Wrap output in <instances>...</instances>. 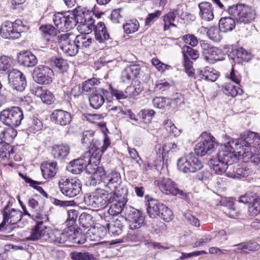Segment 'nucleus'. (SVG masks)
Segmentation results:
<instances>
[{"label":"nucleus","instance_id":"1","mask_svg":"<svg viewBox=\"0 0 260 260\" xmlns=\"http://www.w3.org/2000/svg\"><path fill=\"white\" fill-rule=\"evenodd\" d=\"M227 141L220 145L217 157L210 159L211 168L217 175L225 171L232 170V165L236 162L239 157L244 161H250L260 167V155H254L251 146L256 148L260 145V135L253 132H247L239 139L227 138Z\"/></svg>","mask_w":260,"mask_h":260},{"label":"nucleus","instance_id":"2","mask_svg":"<svg viewBox=\"0 0 260 260\" xmlns=\"http://www.w3.org/2000/svg\"><path fill=\"white\" fill-rule=\"evenodd\" d=\"M228 11L239 23H249L255 19L256 16L254 9L244 5L229 6Z\"/></svg>","mask_w":260,"mask_h":260},{"label":"nucleus","instance_id":"3","mask_svg":"<svg viewBox=\"0 0 260 260\" xmlns=\"http://www.w3.org/2000/svg\"><path fill=\"white\" fill-rule=\"evenodd\" d=\"M111 193L107 190L96 188L90 194H86L84 197L85 204L93 208H103L109 204V200Z\"/></svg>","mask_w":260,"mask_h":260},{"label":"nucleus","instance_id":"4","mask_svg":"<svg viewBox=\"0 0 260 260\" xmlns=\"http://www.w3.org/2000/svg\"><path fill=\"white\" fill-rule=\"evenodd\" d=\"M110 141L107 136H104L103 140V144L101 147L95 146L94 148H92L91 150L87 153V156L85 157L86 160V167L84 169L85 172L88 174H94L95 175L98 174L96 170L98 169L97 163L96 161H93V155L90 156V154L93 152H96L95 157L98 158V161L99 160L100 157L102 154H103L107 149V148L110 146Z\"/></svg>","mask_w":260,"mask_h":260},{"label":"nucleus","instance_id":"5","mask_svg":"<svg viewBox=\"0 0 260 260\" xmlns=\"http://www.w3.org/2000/svg\"><path fill=\"white\" fill-rule=\"evenodd\" d=\"M23 119V113L19 107H13L5 109L0 113V120L6 125L16 127L21 123Z\"/></svg>","mask_w":260,"mask_h":260},{"label":"nucleus","instance_id":"6","mask_svg":"<svg viewBox=\"0 0 260 260\" xmlns=\"http://www.w3.org/2000/svg\"><path fill=\"white\" fill-rule=\"evenodd\" d=\"M107 189L111 194L127 193V187L122 183L121 175L117 172H112L102 179Z\"/></svg>","mask_w":260,"mask_h":260},{"label":"nucleus","instance_id":"7","mask_svg":"<svg viewBox=\"0 0 260 260\" xmlns=\"http://www.w3.org/2000/svg\"><path fill=\"white\" fill-rule=\"evenodd\" d=\"M177 167L179 171L184 173H194L203 167V164L192 153L178 159Z\"/></svg>","mask_w":260,"mask_h":260},{"label":"nucleus","instance_id":"8","mask_svg":"<svg viewBox=\"0 0 260 260\" xmlns=\"http://www.w3.org/2000/svg\"><path fill=\"white\" fill-rule=\"evenodd\" d=\"M7 205L4 208L2 213L3 215V221L0 224V231H6L9 229L12 230L15 226L11 227V225H15L21 219L23 213L15 209L8 210Z\"/></svg>","mask_w":260,"mask_h":260},{"label":"nucleus","instance_id":"9","mask_svg":"<svg viewBox=\"0 0 260 260\" xmlns=\"http://www.w3.org/2000/svg\"><path fill=\"white\" fill-rule=\"evenodd\" d=\"M24 26L20 20L15 22L6 21L1 25L0 32L2 37L8 39H16L21 36Z\"/></svg>","mask_w":260,"mask_h":260},{"label":"nucleus","instance_id":"10","mask_svg":"<svg viewBox=\"0 0 260 260\" xmlns=\"http://www.w3.org/2000/svg\"><path fill=\"white\" fill-rule=\"evenodd\" d=\"M58 187L61 193L69 198H73L81 191L82 184L78 179H61L58 182Z\"/></svg>","mask_w":260,"mask_h":260},{"label":"nucleus","instance_id":"11","mask_svg":"<svg viewBox=\"0 0 260 260\" xmlns=\"http://www.w3.org/2000/svg\"><path fill=\"white\" fill-rule=\"evenodd\" d=\"M201 138L202 141L199 142L195 146V153L197 155L201 156L206 154H210L215 148V138L206 132L201 134Z\"/></svg>","mask_w":260,"mask_h":260},{"label":"nucleus","instance_id":"12","mask_svg":"<svg viewBox=\"0 0 260 260\" xmlns=\"http://www.w3.org/2000/svg\"><path fill=\"white\" fill-rule=\"evenodd\" d=\"M127 193H123L111 195L109 199V204H111L108 210V213L110 215L116 216L122 212L125 214L126 207H128V206H125L127 201Z\"/></svg>","mask_w":260,"mask_h":260},{"label":"nucleus","instance_id":"13","mask_svg":"<svg viewBox=\"0 0 260 260\" xmlns=\"http://www.w3.org/2000/svg\"><path fill=\"white\" fill-rule=\"evenodd\" d=\"M74 17V15L71 14V11L58 13L54 15L53 21L56 27L63 31L72 29L75 26Z\"/></svg>","mask_w":260,"mask_h":260},{"label":"nucleus","instance_id":"14","mask_svg":"<svg viewBox=\"0 0 260 260\" xmlns=\"http://www.w3.org/2000/svg\"><path fill=\"white\" fill-rule=\"evenodd\" d=\"M125 216L129 222L131 230L140 229L144 224L145 217L142 212L131 206L126 207Z\"/></svg>","mask_w":260,"mask_h":260},{"label":"nucleus","instance_id":"15","mask_svg":"<svg viewBox=\"0 0 260 260\" xmlns=\"http://www.w3.org/2000/svg\"><path fill=\"white\" fill-rule=\"evenodd\" d=\"M54 72L50 68L40 65L34 71L35 81L41 84L48 85L53 81Z\"/></svg>","mask_w":260,"mask_h":260},{"label":"nucleus","instance_id":"16","mask_svg":"<svg viewBox=\"0 0 260 260\" xmlns=\"http://www.w3.org/2000/svg\"><path fill=\"white\" fill-rule=\"evenodd\" d=\"M159 188L166 194L177 196L178 194L182 196H186V194L178 188L177 184L171 179L168 178L159 179L155 181Z\"/></svg>","mask_w":260,"mask_h":260},{"label":"nucleus","instance_id":"17","mask_svg":"<svg viewBox=\"0 0 260 260\" xmlns=\"http://www.w3.org/2000/svg\"><path fill=\"white\" fill-rule=\"evenodd\" d=\"M200 44L206 61L212 63L223 59V53L220 49L211 46L205 41H201Z\"/></svg>","mask_w":260,"mask_h":260},{"label":"nucleus","instance_id":"18","mask_svg":"<svg viewBox=\"0 0 260 260\" xmlns=\"http://www.w3.org/2000/svg\"><path fill=\"white\" fill-rule=\"evenodd\" d=\"M10 86L18 91H23L26 86V81L23 73L18 70L13 69L8 74Z\"/></svg>","mask_w":260,"mask_h":260},{"label":"nucleus","instance_id":"19","mask_svg":"<svg viewBox=\"0 0 260 260\" xmlns=\"http://www.w3.org/2000/svg\"><path fill=\"white\" fill-rule=\"evenodd\" d=\"M48 233L47 226L44 225V221H38L31 228L30 235L25 238V240L27 241H36L39 240L47 241Z\"/></svg>","mask_w":260,"mask_h":260},{"label":"nucleus","instance_id":"20","mask_svg":"<svg viewBox=\"0 0 260 260\" xmlns=\"http://www.w3.org/2000/svg\"><path fill=\"white\" fill-rule=\"evenodd\" d=\"M50 118L53 123L62 126L69 124L72 120L71 114L62 109L53 111Z\"/></svg>","mask_w":260,"mask_h":260},{"label":"nucleus","instance_id":"21","mask_svg":"<svg viewBox=\"0 0 260 260\" xmlns=\"http://www.w3.org/2000/svg\"><path fill=\"white\" fill-rule=\"evenodd\" d=\"M47 241L56 245L63 244L70 241L69 235L63 230L54 228L48 233Z\"/></svg>","mask_w":260,"mask_h":260},{"label":"nucleus","instance_id":"22","mask_svg":"<svg viewBox=\"0 0 260 260\" xmlns=\"http://www.w3.org/2000/svg\"><path fill=\"white\" fill-rule=\"evenodd\" d=\"M141 68L138 64H133L126 67L121 72L120 79L124 83L128 84L140 74Z\"/></svg>","mask_w":260,"mask_h":260},{"label":"nucleus","instance_id":"23","mask_svg":"<svg viewBox=\"0 0 260 260\" xmlns=\"http://www.w3.org/2000/svg\"><path fill=\"white\" fill-rule=\"evenodd\" d=\"M18 61L20 65L33 67L38 62L37 57L29 51L21 52L18 55Z\"/></svg>","mask_w":260,"mask_h":260},{"label":"nucleus","instance_id":"24","mask_svg":"<svg viewBox=\"0 0 260 260\" xmlns=\"http://www.w3.org/2000/svg\"><path fill=\"white\" fill-rule=\"evenodd\" d=\"M70 152V147L67 144L54 145L52 148V154L53 157L59 160L66 158Z\"/></svg>","mask_w":260,"mask_h":260},{"label":"nucleus","instance_id":"25","mask_svg":"<svg viewBox=\"0 0 260 260\" xmlns=\"http://www.w3.org/2000/svg\"><path fill=\"white\" fill-rule=\"evenodd\" d=\"M94 32L95 39L100 43H105L110 39L105 25L102 22H99L96 24L94 27Z\"/></svg>","mask_w":260,"mask_h":260},{"label":"nucleus","instance_id":"26","mask_svg":"<svg viewBox=\"0 0 260 260\" xmlns=\"http://www.w3.org/2000/svg\"><path fill=\"white\" fill-rule=\"evenodd\" d=\"M200 15L202 19L210 21L214 18L213 8L209 2H202L199 4Z\"/></svg>","mask_w":260,"mask_h":260},{"label":"nucleus","instance_id":"27","mask_svg":"<svg viewBox=\"0 0 260 260\" xmlns=\"http://www.w3.org/2000/svg\"><path fill=\"white\" fill-rule=\"evenodd\" d=\"M164 204L157 200L151 199L148 201L147 213L150 217L154 218L160 216V212Z\"/></svg>","mask_w":260,"mask_h":260},{"label":"nucleus","instance_id":"28","mask_svg":"<svg viewBox=\"0 0 260 260\" xmlns=\"http://www.w3.org/2000/svg\"><path fill=\"white\" fill-rule=\"evenodd\" d=\"M71 14L74 15V19L75 21V26L77 24L85 22L86 19H89L91 15V13L88 11L81 7H78L73 11H71Z\"/></svg>","mask_w":260,"mask_h":260},{"label":"nucleus","instance_id":"29","mask_svg":"<svg viewBox=\"0 0 260 260\" xmlns=\"http://www.w3.org/2000/svg\"><path fill=\"white\" fill-rule=\"evenodd\" d=\"M199 77L201 79L214 82L218 78L219 73L213 68L207 66L200 70Z\"/></svg>","mask_w":260,"mask_h":260},{"label":"nucleus","instance_id":"30","mask_svg":"<svg viewBox=\"0 0 260 260\" xmlns=\"http://www.w3.org/2000/svg\"><path fill=\"white\" fill-rule=\"evenodd\" d=\"M86 160L84 158H80L74 159L70 162L67 168L69 171L73 174H80L86 167Z\"/></svg>","mask_w":260,"mask_h":260},{"label":"nucleus","instance_id":"31","mask_svg":"<svg viewBox=\"0 0 260 260\" xmlns=\"http://www.w3.org/2000/svg\"><path fill=\"white\" fill-rule=\"evenodd\" d=\"M35 95L39 97L42 102L47 105L52 104L54 101L53 94L49 90L43 89L42 87L36 89Z\"/></svg>","mask_w":260,"mask_h":260},{"label":"nucleus","instance_id":"32","mask_svg":"<svg viewBox=\"0 0 260 260\" xmlns=\"http://www.w3.org/2000/svg\"><path fill=\"white\" fill-rule=\"evenodd\" d=\"M106 229L105 228V234L108 230L109 233L113 236L120 235L122 232V229L123 227L121 221L118 219L113 220L109 223L106 224Z\"/></svg>","mask_w":260,"mask_h":260},{"label":"nucleus","instance_id":"33","mask_svg":"<svg viewBox=\"0 0 260 260\" xmlns=\"http://www.w3.org/2000/svg\"><path fill=\"white\" fill-rule=\"evenodd\" d=\"M56 166L57 163L56 162L42 164L41 166V169L43 177L47 179L54 176L57 171Z\"/></svg>","mask_w":260,"mask_h":260},{"label":"nucleus","instance_id":"34","mask_svg":"<svg viewBox=\"0 0 260 260\" xmlns=\"http://www.w3.org/2000/svg\"><path fill=\"white\" fill-rule=\"evenodd\" d=\"M235 19L234 17L221 18L219 22V29L224 32L232 31L235 27Z\"/></svg>","mask_w":260,"mask_h":260},{"label":"nucleus","instance_id":"35","mask_svg":"<svg viewBox=\"0 0 260 260\" xmlns=\"http://www.w3.org/2000/svg\"><path fill=\"white\" fill-rule=\"evenodd\" d=\"M74 40L78 49L89 48L93 42V39L91 37L83 34L77 36Z\"/></svg>","mask_w":260,"mask_h":260},{"label":"nucleus","instance_id":"36","mask_svg":"<svg viewBox=\"0 0 260 260\" xmlns=\"http://www.w3.org/2000/svg\"><path fill=\"white\" fill-rule=\"evenodd\" d=\"M223 92L227 95L235 97L238 94L241 95L243 90L237 85H235L233 83L226 82L222 86Z\"/></svg>","mask_w":260,"mask_h":260},{"label":"nucleus","instance_id":"37","mask_svg":"<svg viewBox=\"0 0 260 260\" xmlns=\"http://www.w3.org/2000/svg\"><path fill=\"white\" fill-rule=\"evenodd\" d=\"M85 21V22L78 24L77 29L81 34L88 35L94 30V27L95 26L94 20L91 16L89 19H86Z\"/></svg>","mask_w":260,"mask_h":260},{"label":"nucleus","instance_id":"38","mask_svg":"<svg viewBox=\"0 0 260 260\" xmlns=\"http://www.w3.org/2000/svg\"><path fill=\"white\" fill-rule=\"evenodd\" d=\"M250 172V171L249 169L239 166L236 168L235 170L234 169L233 171H232V170H229L226 172V175L228 177L231 178L240 179L247 177Z\"/></svg>","mask_w":260,"mask_h":260},{"label":"nucleus","instance_id":"39","mask_svg":"<svg viewBox=\"0 0 260 260\" xmlns=\"http://www.w3.org/2000/svg\"><path fill=\"white\" fill-rule=\"evenodd\" d=\"M60 49L68 56H74L79 51L75 40L73 42H63V44L60 47Z\"/></svg>","mask_w":260,"mask_h":260},{"label":"nucleus","instance_id":"40","mask_svg":"<svg viewBox=\"0 0 260 260\" xmlns=\"http://www.w3.org/2000/svg\"><path fill=\"white\" fill-rule=\"evenodd\" d=\"M90 106L95 109H98L105 102L104 96L100 93H92L89 97Z\"/></svg>","mask_w":260,"mask_h":260},{"label":"nucleus","instance_id":"41","mask_svg":"<svg viewBox=\"0 0 260 260\" xmlns=\"http://www.w3.org/2000/svg\"><path fill=\"white\" fill-rule=\"evenodd\" d=\"M232 54L233 59L237 58L241 60L248 61L251 58L250 53L241 47L233 49Z\"/></svg>","mask_w":260,"mask_h":260},{"label":"nucleus","instance_id":"42","mask_svg":"<svg viewBox=\"0 0 260 260\" xmlns=\"http://www.w3.org/2000/svg\"><path fill=\"white\" fill-rule=\"evenodd\" d=\"M13 152V149L10 144L4 142H0V157L9 159Z\"/></svg>","mask_w":260,"mask_h":260},{"label":"nucleus","instance_id":"43","mask_svg":"<svg viewBox=\"0 0 260 260\" xmlns=\"http://www.w3.org/2000/svg\"><path fill=\"white\" fill-rule=\"evenodd\" d=\"M13 65V59L7 56L0 57V73L9 72Z\"/></svg>","mask_w":260,"mask_h":260},{"label":"nucleus","instance_id":"44","mask_svg":"<svg viewBox=\"0 0 260 260\" xmlns=\"http://www.w3.org/2000/svg\"><path fill=\"white\" fill-rule=\"evenodd\" d=\"M70 256L72 260H93L94 256L87 252L73 251L70 253Z\"/></svg>","mask_w":260,"mask_h":260},{"label":"nucleus","instance_id":"45","mask_svg":"<svg viewBox=\"0 0 260 260\" xmlns=\"http://www.w3.org/2000/svg\"><path fill=\"white\" fill-rule=\"evenodd\" d=\"M64 232H65L67 234L69 235V239L70 240L72 238L74 239V243L77 244H81L82 242L79 240H76V238L75 236L77 235L80 234L78 230L77 226L76 225H74V224H68V227L65 229L63 230Z\"/></svg>","mask_w":260,"mask_h":260},{"label":"nucleus","instance_id":"46","mask_svg":"<svg viewBox=\"0 0 260 260\" xmlns=\"http://www.w3.org/2000/svg\"><path fill=\"white\" fill-rule=\"evenodd\" d=\"M139 27V22L136 19L128 21L123 26L124 31L126 34L134 33L138 30Z\"/></svg>","mask_w":260,"mask_h":260},{"label":"nucleus","instance_id":"47","mask_svg":"<svg viewBox=\"0 0 260 260\" xmlns=\"http://www.w3.org/2000/svg\"><path fill=\"white\" fill-rule=\"evenodd\" d=\"M155 114V111L152 109H143L139 113L138 115L143 121L145 123L151 122L152 117Z\"/></svg>","mask_w":260,"mask_h":260},{"label":"nucleus","instance_id":"48","mask_svg":"<svg viewBox=\"0 0 260 260\" xmlns=\"http://www.w3.org/2000/svg\"><path fill=\"white\" fill-rule=\"evenodd\" d=\"M182 53L183 58H184V56H187V55H188L192 59L196 60L199 57V53L198 51L187 45H184L183 46L182 48Z\"/></svg>","mask_w":260,"mask_h":260},{"label":"nucleus","instance_id":"49","mask_svg":"<svg viewBox=\"0 0 260 260\" xmlns=\"http://www.w3.org/2000/svg\"><path fill=\"white\" fill-rule=\"evenodd\" d=\"M219 27H211L207 31V35L209 38L215 42H219L222 39V36L220 34Z\"/></svg>","mask_w":260,"mask_h":260},{"label":"nucleus","instance_id":"50","mask_svg":"<svg viewBox=\"0 0 260 260\" xmlns=\"http://www.w3.org/2000/svg\"><path fill=\"white\" fill-rule=\"evenodd\" d=\"M79 221L81 226L88 229L92 223V217L90 214L82 213L79 216Z\"/></svg>","mask_w":260,"mask_h":260},{"label":"nucleus","instance_id":"51","mask_svg":"<svg viewBox=\"0 0 260 260\" xmlns=\"http://www.w3.org/2000/svg\"><path fill=\"white\" fill-rule=\"evenodd\" d=\"M183 64L185 73L189 77H193L194 75V70L193 68L192 62L190 61L188 56L183 58Z\"/></svg>","mask_w":260,"mask_h":260},{"label":"nucleus","instance_id":"52","mask_svg":"<svg viewBox=\"0 0 260 260\" xmlns=\"http://www.w3.org/2000/svg\"><path fill=\"white\" fill-rule=\"evenodd\" d=\"M176 17L174 12H169L164 17V30H168L170 26H176L173 23Z\"/></svg>","mask_w":260,"mask_h":260},{"label":"nucleus","instance_id":"53","mask_svg":"<svg viewBox=\"0 0 260 260\" xmlns=\"http://www.w3.org/2000/svg\"><path fill=\"white\" fill-rule=\"evenodd\" d=\"M233 206L234 204L232 202L226 203V205L222 209V211L227 216L234 218L237 216L238 214Z\"/></svg>","mask_w":260,"mask_h":260},{"label":"nucleus","instance_id":"54","mask_svg":"<svg viewBox=\"0 0 260 260\" xmlns=\"http://www.w3.org/2000/svg\"><path fill=\"white\" fill-rule=\"evenodd\" d=\"M53 62L58 71L60 73L66 72L68 69V61L63 58H55Z\"/></svg>","mask_w":260,"mask_h":260},{"label":"nucleus","instance_id":"55","mask_svg":"<svg viewBox=\"0 0 260 260\" xmlns=\"http://www.w3.org/2000/svg\"><path fill=\"white\" fill-rule=\"evenodd\" d=\"M152 102L154 107L158 109H164L170 104L169 100L163 97H156Z\"/></svg>","mask_w":260,"mask_h":260},{"label":"nucleus","instance_id":"56","mask_svg":"<svg viewBox=\"0 0 260 260\" xmlns=\"http://www.w3.org/2000/svg\"><path fill=\"white\" fill-rule=\"evenodd\" d=\"M248 212L251 216H256L260 212V198L249 205Z\"/></svg>","mask_w":260,"mask_h":260},{"label":"nucleus","instance_id":"57","mask_svg":"<svg viewBox=\"0 0 260 260\" xmlns=\"http://www.w3.org/2000/svg\"><path fill=\"white\" fill-rule=\"evenodd\" d=\"M164 126L165 128L170 132V133L174 136L179 135L180 130L177 128L171 120L167 119L164 121Z\"/></svg>","mask_w":260,"mask_h":260},{"label":"nucleus","instance_id":"58","mask_svg":"<svg viewBox=\"0 0 260 260\" xmlns=\"http://www.w3.org/2000/svg\"><path fill=\"white\" fill-rule=\"evenodd\" d=\"M173 215L172 211L166 205H164V207H162L160 210L159 217L164 221L169 222L173 219Z\"/></svg>","mask_w":260,"mask_h":260},{"label":"nucleus","instance_id":"59","mask_svg":"<svg viewBox=\"0 0 260 260\" xmlns=\"http://www.w3.org/2000/svg\"><path fill=\"white\" fill-rule=\"evenodd\" d=\"M161 14V11L159 10H157L154 13H149L145 18V25L147 26L151 25L159 18Z\"/></svg>","mask_w":260,"mask_h":260},{"label":"nucleus","instance_id":"60","mask_svg":"<svg viewBox=\"0 0 260 260\" xmlns=\"http://www.w3.org/2000/svg\"><path fill=\"white\" fill-rule=\"evenodd\" d=\"M43 127V124L41 120L36 118L34 119L31 124L28 128V131L29 133L35 134L40 131Z\"/></svg>","mask_w":260,"mask_h":260},{"label":"nucleus","instance_id":"61","mask_svg":"<svg viewBox=\"0 0 260 260\" xmlns=\"http://www.w3.org/2000/svg\"><path fill=\"white\" fill-rule=\"evenodd\" d=\"M142 90L140 84L135 85L127 86L125 89V93L129 95L136 96L140 93Z\"/></svg>","mask_w":260,"mask_h":260},{"label":"nucleus","instance_id":"62","mask_svg":"<svg viewBox=\"0 0 260 260\" xmlns=\"http://www.w3.org/2000/svg\"><path fill=\"white\" fill-rule=\"evenodd\" d=\"M109 91L111 94L118 100L125 99L127 96V94L125 92L113 88L111 84L109 85Z\"/></svg>","mask_w":260,"mask_h":260},{"label":"nucleus","instance_id":"63","mask_svg":"<svg viewBox=\"0 0 260 260\" xmlns=\"http://www.w3.org/2000/svg\"><path fill=\"white\" fill-rule=\"evenodd\" d=\"M151 63L160 72H164L171 68L170 66L162 63L157 58H153Z\"/></svg>","mask_w":260,"mask_h":260},{"label":"nucleus","instance_id":"64","mask_svg":"<svg viewBox=\"0 0 260 260\" xmlns=\"http://www.w3.org/2000/svg\"><path fill=\"white\" fill-rule=\"evenodd\" d=\"M183 40L186 44H188L192 47L197 46L198 44L197 38L193 35L187 34L183 37Z\"/></svg>","mask_w":260,"mask_h":260}]
</instances>
